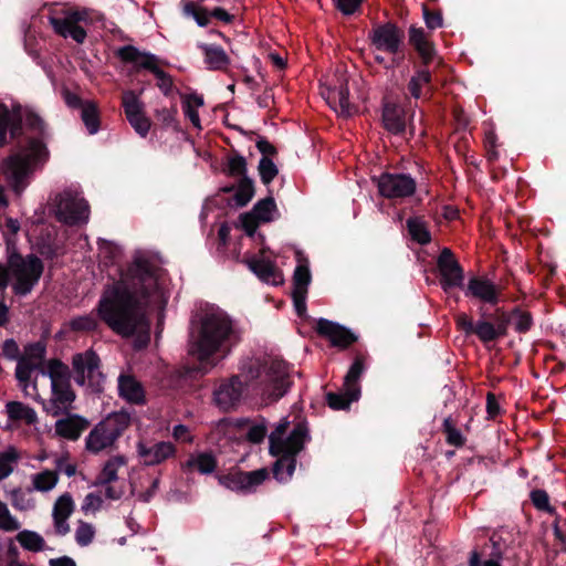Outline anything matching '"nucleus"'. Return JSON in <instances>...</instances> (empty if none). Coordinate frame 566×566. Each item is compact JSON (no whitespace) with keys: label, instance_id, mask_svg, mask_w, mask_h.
Returning a JSON list of instances; mask_svg holds the SVG:
<instances>
[{"label":"nucleus","instance_id":"21","mask_svg":"<svg viewBox=\"0 0 566 566\" xmlns=\"http://www.w3.org/2000/svg\"><path fill=\"white\" fill-rule=\"evenodd\" d=\"M408 41L420 59L419 63L415 64L430 66L437 56V50L423 28L411 25L408 30Z\"/></svg>","mask_w":566,"mask_h":566},{"label":"nucleus","instance_id":"20","mask_svg":"<svg viewBox=\"0 0 566 566\" xmlns=\"http://www.w3.org/2000/svg\"><path fill=\"white\" fill-rule=\"evenodd\" d=\"M463 290L467 297L476 298L495 307L501 300V291L485 276H471Z\"/></svg>","mask_w":566,"mask_h":566},{"label":"nucleus","instance_id":"53","mask_svg":"<svg viewBox=\"0 0 566 566\" xmlns=\"http://www.w3.org/2000/svg\"><path fill=\"white\" fill-rule=\"evenodd\" d=\"M46 347L42 342H35L28 344L24 347V355L21 358H28L30 361L36 363L39 368L42 367V363L45 359Z\"/></svg>","mask_w":566,"mask_h":566},{"label":"nucleus","instance_id":"4","mask_svg":"<svg viewBox=\"0 0 566 566\" xmlns=\"http://www.w3.org/2000/svg\"><path fill=\"white\" fill-rule=\"evenodd\" d=\"M292 384L289 364L283 359H248L242 363L238 375L219 385L213 400L221 410L230 411L239 405L245 387L269 401H277Z\"/></svg>","mask_w":566,"mask_h":566},{"label":"nucleus","instance_id":"25","mask_svg":"<svg viewBox=\"0 0 566 566\" xmlns=\"http://www.w3.org/2000/svg\"><path fill=\"white\" fill-rule=\"evenodd\" d=\"M494 310H501L505 319L504 334L500 335V338L505 337L509 333V326L514 319V329L518 334H526L531 331L534 325L533 316L530 312L522 310L520 306L513 307L511 311H506L504 307H495Z\"/></svg>","mask_w":566,"mask_h":566},{"label":"nucleus","instance_id":"37","mask_svg":"<svg viewBox=\"0 0 566 566\" xmlns=\"http://www.w3.org/2000/svg\"><path fill=\"white\" fill-rule=\"evenodd\" d=\"M277 211L274 198L270 193L268 197L260 199L249 211L261 223H268L273 220L272 213Z\"/></svg>","mask_w":566,"mask_h":566},{"label":"nucleus","instance_id":"59","mask_svg":"<svg viewBox=\"0 0 566 566\" xmlns=\"http://www.w3.org/2000/svg\"><path fill=\"white\" fill-rule=\"evenodd\" d=\"M240 222L241 228L244 230L245 234L250 238H255L256 229L261 222L250 212L241 213Z\"/></svg>","mask_w":566,"mask_h":566},{"label":"nucleus","instance_id":"30","mask_svg":"<svg viewBox=\"0 0 566 566\" xmlns=\"http://www.w3.org/2000/svg\"><path fill=\"white\" fill-rule=\"evenodd\" d=\"M360 390L358 388L343 387V390L326 394V402L333 410H347L352 402L358 401L360 398Z\"/></svg>","mask_w":566,"mask_h":566},{"label":"nucleus","instance_id":"48","mask_svg":"<svg viewBox=\"0 0 566 566\" xmlns=\"http://www.w3.org/2000/svg\"><path fill=\"white\" fill-rule=\"evenodd\" d=\"M35 369H40L36 363L30 361L28 358L17 360L15 378L20 385L27 387L30 382L31 375Z\"/></svg>","mask_w":566,"mask_h":566},{"label":"nucleus","instance_id":"51","mask_svg":"<svg viewBox=\"0 0 566 566\" xmlns=\"http://www.w3.org/2000/svg\"><path fill=\"white\" fill-rule=\"evenodd\" d=\"M260 179L263 185L269 186L279 174L276 165L271 158L261 157L258 166Z\"/></svg>","mask_w":566,"mask_h":566},{"label":"nucleus","instance_id":"28","mask_svg":"<svg viewBox=\"0 0 566 566\" xmlns=\"http://www.w3.org/2000/svg\"><path fill=\"white\" fill-rule=\"evenodd\" d=\"M413 75L410 77L407 90L411 97L420 99L424 96L423 87L431 85L432 73L429 66L413 64Z\"/></svg>","mask_w":566,"mask_h":566},{"label":"nucleus","instance_id":"13","mask_svg":"<svg viewBox=\"0 0 566 566\" xmlns=\"http://www.w3.org/2000/svg\"><path fill=\"white\" fill-rule=\"evenodd\" d=\"M376 184L378 192L386 199H405L415 195L417 182L409 174L382 172L371 178Z\"/></svg>","mask_w":566,"mask_h":566},{"label":"nucleus","instance_id":"52","mask_svg":"<svg viewBox=\"0 0 566 566\" xmlns=\"http://www.w3.org/2000/svg\"><path fill=\"white\" fill-rule=\"evenodd\" d=\"M70 328L73 332L90 333L98 328L97 319L92 315H83L74 317L70 321Z\"/></svg>","mask_w":566,"mask_h":566},{"label":"nucleus","instance_id":"29","mask_svg":"<svg viewBox=\"0 0 566 566\" xmlns=\"http://www.w3.org/2000/svg\"><path fill=\"white\" fill-rule=\"evenodd\" d=\"M335 107H338L344 115H350L354 111V105L349 102V87L348 80L345 74L337 77V83L331 92Z\"/></svg>","mask_w":566,"mask_h":566},{"label":"nucleus","instance_id":"35","mask_svg":"<svg viewBox=\"0 0 566 566\" xmlns=\"http://www.w3.org/2000/svg\"><path fill=\"white\" fill-rule=\"evenodd\" d=\"M11 538L14 539V544L18 542L28 552L39 553L44 551L46 546L44 538L35 531L19 530V533Z\"/></svg>","mask_w":566,"mask_h":566},{"label":"nucleus","instance_id":"8","mask_svg":"<svg viewBox=\"0 0 566 566\" xmlns=\"http://www.w3.org/2000/svg\"><path fill=\"white\" fill-rule=\"evenodd\" d=\"M118 57L125 64H133L134 72L138 73L142 70H146L155 75L158 80L157 86L165 96H169L174 88V80L170 74L166 73L159 67L161 63L160 59L147 51H140L138 48L127 44L120 46L115 52Z\"/></svg>","mask_w":566,"mask_h":566},{"label":"nucleus","instance_id":"17","mask_svg":"<svg viewBox=\"0 0 566 566\" xmlns=\"http://www.w3.org/2000/svg\"><path fill=\"white\" fill-rule=\"evenodd\" d=\"M314 329L319 336L327 338L332 346L340 349L348 348L358 339L349 328L327 318H318Z\"/></svg>","mask_w":566,"mask_h":566},{"label":"nucleus","instance_id":"18","mask_svg":"<svg viewBox=\"0 0 566 566\" xmlns=\"http://www.w3.org/2000/svg\"><path fill=\"white\" fill-rule=\"evenodd\" d=\"M381 123L384 128L392 135L405 134L407 127L405 107L399 102L385 96L381 101Z\"/></svg>","mask_w":566,"mask_h":566},{"label":"nucleus","instance_id":"49","mask_svg":"<svg viewBox=\"0 0 566 566\" xmlns=\"http://www.w3.org/2000/svg\"><path fill=\"white\" fill-rule=\"evenodd\" d=\"M21 528L19 520L11 514L8 505L0 500V531L6 533L17 532Z\"/></svg>","mask_w":566,"mask_h":566},{"label":"nucleus","instance_id":"61","mask_svg":"<svg viewBox=\"0 0 566 566\" xmlns=\"http://www.w3.org/2000/svg\"><path fill=\"white\" fill-rule=\"evenodd\" d=\"M2 355L9 360H18L21 358L20 348L13 338H8L2 344Z\"/></svg>","mask_w":566,"mask_h":566},{"label":"nucleus","instance_id":"33","mask_svg":"<svg viewBox=\"0 0 566 566\" xmlns=\"http://www.w3.org/2000/svg\"><path fill=\"white\" fill-rule=\"evenodd\" d=\"M126 464L124 455H114L109 458L101 472L98 473L95 485H108L118 479L117 471L120 467Z\"/></svg>","mask_w":566,"mask_h":566},{"label":"nucleus","instance_id":"5","mask_svg":"<svg viewBox=\"0 0 566 566\" xmlns=\"http://www.w3.org/2000/svg\"><path fill=\"white\" fill-rule=\"evenodd\" d=\"M48 20L56 35L83 44L87 38L86 28L103 21L104 15L91 8L64 6L51 9Z\"/></svg>","mask_w":566,"mask_h":566},{"label":"nucleus","instance_id":"19","mask_svg":"<svg viewBox=\"0 0 566 566\" xmlns=\"http://www.w3.org/2000/svg\"><path fill=\"white\" fill-rule=\"evenodd\" d=\"M243 264L262 282L280 285L283 283L282 271L271 259L259 258L256 254H247L241 260Z\"/></svg>","mask_w":566,"mask_h":566},{"label":"nucleus","instance_id":"41","mask_svg":"<svg viewBox=\"0 0 566 566\" xmlns=\"http://www.w3.org/2000/svg\"><path fill=\"white\" fill-rule=\"evenodd\" d=\"M101 423L107 424V428L111 430L112 434L116 433V439H118L129 427L130 415L125 410L113 412L105 420H102Z\"/></svg>","mask_w":566,"mask_h":566},{"label":"nucleus","instance_id":"43","mask_svg":"<svg viewBox=\"0 0 566 566\" xmlns=\"http://www.w3.org/2000/svg\"><path fill=\"white\" fill-rule=\"evenodd\" d=\"M20 460V453L14 447L0 452V481L8 478Z\"/></svg>","mask_w":566,"mask_h":566},{"label":"nucleus","instance_id":"60","mask_svg":"<svg viewBox=\"0 0 566 566\" xmlns=\"http://www.w3.org/2000/svg\"><path fill=\"white\" fill-rule=\"evenodd\" d=\"M268 428L265 423L252 426L247 432V440L253 444L261 443L266 437Z\"/></svg>","mask_w":566,"mask_h":566},{"label":"nucleus","instance_id":"11","mask_svg":"<svg viewBox=\"0 0 566 566\" xmlns=\"http://www.w3.org/2000/svg\"><path fill=\"white\" fill-rule=\"evenodd\" d=\"M368 40L377 51L392 54L391 62L394 65L400 64L403 54L401 56L397 55L403 51L405 31L397 23L388 21L374 27L368 33Z\"/></svg>","mask_w":566,"mask_h":566},{"label":"nucleus","instance_id":"64","mask_svg":"<svg viewBox=\"0 0 566 566\" xmlns=\"http://www.w3.org/2000/svg\"><path fill=\"white\" fill-rule=\"evenodd\" d=\"M363 0H336V8L345 15L354 14L361 6Z\"/></svg>","mask_w":566,"mask_h":566},{"label":"nucleus","instance_id":"55","mask_svg":"<svg viewBox=\"0 0 566 566\" xmlns=\"http://www.w3.org/2000/svg\"><path fill=\"white\" fill-rule=\"evenodd\" d=\"M95 536V528L92 524L78 521L77 528L75 531V541L81 547L90 545Z\"/></svg>","mask_w":566,"mask_h":566},{"label":"nucleus","instance_id":"10","mask_svg":"<svg viewBox=\"0 0 566 566\" xmlns=\"http://www.w3.org/2000/svg\"><path fill=\"white\" fill-rule=\"evenodd\" d=\"M52 209L56 220L64 224L78 226L88 221V202L76 191L64 190L55 195Z\"/></svg>","mask_w":566,"mask_h":566},{"label":"nucleus","instance_id":"9","mask_svg":"<svg viewBox=\"0 0 566 566\" xmlns=\"http://www.w3.org/2000/svg\"><path fill=\"white\" fill-rule=\"evenodd\" d=\"M8 269L15 279L12 290L18 296H25L32 292L39 283L44 264L35 254L23 258L18 252H12L8 258Z\"/></svg>","mask_w":566,"mask_h":566},{"label":"nucleus","instance_id":"63","mask_svg":"<svg viewBox=\"0 0 566 566\" xmlns=\"http://www.w3.org/2000/svg\"><path fill=\"white\" fill-rule=\"evenodd\" d=\"M306 292L292 291V298L295 308V313L298 317L303 318L306 315Z\"/></svg>","mask_w":566,"mask_h":566},{"label":"nucleus","instance_id":"14","mask_svg":"<svg viewBox=\"0 0 566 566\" xmlns=\"http://www.w3.org/2000/svg\"><path fill=\"white\" fill-rule=\"evenodd\" d=\"M269 476L265 468L244 472L239 468H232L228 473L218 474V482L230 491L248 494L256 490Z\"/></svg>","mask_w":566,"mask_h":566},{"label":"nucleus","instance_id":"26","mask_svg":"<svg viewBox=\"0 0 566 566\" xmlns=\"http://www.w3.org/2000/svg\"><path fill=\"white\" fill-rule=\"evenodd\" d=\"M118 392L123 399L130 403H145L144 387L134 376L120 375L118 377Z\"/></svg>","mask_w":566,"mask_h":566},{"label":"nucleus","instance_id":"44","mask_svg":"<svg viewBox=\"0 0 566 566\" xmlns=\"http://www.w3.org/2000/svg\"><path fill=\"white\" fill-rule=\"evenodd\" d=\"M442 432L446 436V441L448 444L455 448H461L464 446L465 438L457 428V422L451 417H448L443 420Z\"/></svg>","mask_w":566,"mask_h":566},{"label":"nucleus","instance_id":"34","mask_svg":"<svg viewBox=\"0 0 566 566\" xmlns=\"http://www.w3.org/2000/svg\"><path fill=\"white\" fill-rule=\"evenodd\" d=\"M6 408L12 421H24L27 424H34L38 421L35 410L20 401H9Z\"/></svg>","mask_w":566,"mask_h":566},{"label":"nucleus","instance_id":"42","mask_svg":"<svg viewBox=\"0 0 566 566\" xmlns=\"http://www.w3.org/2000/svg\"><path fill=\"white\" fill-rule=\"evenodd\" d=\"M81 118L91 135H94L99 129V111L95 103L85 102V105L81 108Z\"/></svg>","mask_w":566,"mask_h":566},{"label":"nucleus","instance_id":"16","mask_svg":"<svg viewBox=\"0 0 566 566\" xmlns=\"http://www.w3.org/2000/svg\"><path fill=\"white\" fill-rule=\"evenodd\" d=\"M122 107L126 119L140 136L146 137L149 133L151 122L145 114V104L134 91H125L122 94Z\"/></svg>","mask_w":566,"mask_h":566},{"label":"nucleus","instance_id":"3","mask_svg":"<svg viewBox=\"0 0 566 566\" xmlns=\"http://www.w3.org/2000/svg\"><path fill=\"white\" fill-rule=\"evenodd\" d=\"M238 343L231 318L222 311L206 310L196 314L190 323L189 354L197 359L185 365L179 373L182 378L198 379L208 374Z\"/></svg>","mask_w":566,"mask_h":566},{"label":"nucleus","instance_id":"50","mask_svg":"<svg viewBox=\"0 0 566 566\" xmlns=\"http://www.w3.org/2000/svg\"><path fill=\"white\" fill-rule=\"evenodd\" d=\"M530 500L537 511L555 514V507L549 503V495L543 489H534L530 493Z\"/></svg>","mask_w":566,"mask_h":566},{"label":"nucleus","instance_id":"54","mask_svg":"<svg viewBox=\"0 0 566 566\" xmlns=\"http://www.w3.org/2000/svg\"><path fill=\"white\" fill-rule=\"evenodd\" d=\"M247 165V159L242 155L234 153L228 159L227 174L231 177L243 178V176H248Z\"/></svg>","mask_w":566,"mask_h":566},{"label":"nucleus","instance_id":"58","mask_svg":"<svg viewBox=\"0 0 566 566\" xmlns=\"http://www.w3.org/2000/svg\"><path fill=\"white\" fill-rule=\"evenodd\" d=\"M422 11L423 19L428 29L436 30L442 27L443 19L440 11H432L426 4L422 6Z\"/></svg>","mask_w":566,"mask_h":566},{"label":"nucleus","instance_id":"57","mask_svg":"<svg viewBox=\"0 0 566 566\" xmlns=\"http://www.w3.org/2000/svg\"><path fill=\"white\" fill-rule=\"evenodd\" d=\"M177 106L172 105L170 108L164 107L161 109H157L156 118L163 124V126L172 127L177 125Z\"/></svg>","mask_w":566,"mask_h":566},{"label":"nucleus","instance_id":"62","mask_svg":"<svg viewBox=\"0 0 566 566\" xmlns=\"http://www.w3.org/2000/svg\"><path fill=\"white\" fill-rule=\"evenodd\" d=\"M13 542L12 538H6L3 544H0V566H9L13 560Z\"/></svg>","mask_w":566,"mask_h":566},{"label":"nucleus","instance_id":"36","mask_svg":"<svg viewBox=\"0 0 566 566\" xmlns=\"http://www.w3.org/2000/svg\"><path fill=\"white\" fill-rule=\"evenodd\" d=\"M366 355L356 354L354 360L344 377L343 387L358 388L361 391L360 378L366 371Z\"/></svg>","mask_w":566,"mask_h":566},{"label":"nucleus","instance_id":"56","mask_svg":"<svg viewBox=\"0 0 566 566\" xmlns=\"http://www.w3.org/2000/svg\"><path fill=\"white\" fill-rule=\"evenodd\" d=\"M53 401L59 406L66 407L75 400V392L71 387V384L57 386L52 389Z\"/></svg>","mask_w":566,"mask_h":566},{"label":"nucleus","instance_id":"46","mask_svg":"<svg viewBox=\"0 0 566 566\" xmlns=\"http://www.w3.org/2000/svg\"><path fill=\"white\" fill-rule=\"evenodd\" d=\"M75 510V503L70 493L59 496L53 505L52 517H70Z\"/></svg>","mask_w":566,"mask_h":566},{"label":"nucleus","instance_id":"23","mask_svg":"<svg viewBox=\"0 0 566 566\" xmlns=\"http://www.w3.org/2000/svg\"><path fill=\"white\" fill-rule=\"evenodd\" d=\"M88 427L90 421L86 418L67 413L65 418L55 422V433L61 438L76 441Z\"/></svg>","mask_w":566,"mask_h":566},{"label":"nucleus","instance_id":"12","mask_svg":"<svg viewBox=\"0 0 566 566\" xmlns=\"http://www.w3.org/2000/svg\"><path fill=\"white\" fill-rule=\"evenodd\" d=\"M101 365L99 356L92 348L74 354L72 367L75 382L78 386H84L87 382L93 391H102L105 376L101 371Z\"/></svg>","mask_w":566,"mask_h":566},{"label":"nucleus","instance_id":"39","mask_svg":"<svg viewBox=\"0 0 566 566\" xmlns=\"http://www.w3.org/2000/svg\"><path fill=\"white\" fill-rule=\"evenodd\" d=\"M254 193V181L249 176H243V178H240L233 195L235 206L240 208L245 207L252 200Z\"/></svg>","mask_w":566,"mask_h":566},{"label":"nucleus","instance_id":"45","mask_svg":"<svg viewBox=\"0 0 566 566\" xmlns=\"http://www.w3.org/2000/svg\"><path fill=\"white\" fill-rule=\"evenodd\" d=\"M33 486L41 492L51 491L59 481V475L55 471L45 470L33 475Z\"/></svg>","mask_w":566,"mask_h":566},{"label":"nucleus","instance_id":"15","mask_svg":"<svg viewBox=\"0 0 566 566\" xmlns=\"http://www.w3.org/2000/svg\"><path fill=\"white\" fill-rule=\"evenodd\" d=\"M440 286L444 292L464 289V270L449 248H443L437 259Z\"/></svg>","mask_w":566,"mask_h":566},{"label":"nucleus","instance_id":"27","mask_svg":"<svg viewBox=\"0 0 566 566\" xmlns=\"http://www.w3.org/2000/svg\"><path fill=\"white\" fill-rule=\"evenodd\" d=\"M198 48L203 52L205 63L211 71H226L230 65V57L220 45L201 43Z\"/></svg>","mask_w":566,"mask_h":566},{"label":"nucleus","instance_id":"47","mask_svg":"<svg viewBox=\"0 0 566 566\" xmlns=\"http://www.w3.org/2000/svg\"><path fill=\"white\" fill-rule=\"evenodd\" d=\"M312 275L307 264H298L293 274V291L306 292L311 284Z\"/></svg>","mask_w":566,"mask_h":566},{"label":"nucleus","instance_id":"6","mask_svg":"<svg viewBox=\"0 0 566 566\" xmlns=\"http://www.w3.org/2000/svg\"><path fill=\"white\" fill-rule=\"evenodd\" d=\"M290 428V421L282 419L275 429L269 436L270 453L277 458V465L275 469L283 463H289L290 470L296 468V458L298 453L304 449L307 441L311 440L308 427L305 420L298 421L293 427L290 434L284 439V434ZM277 470H275V473Z\"/></svg>","mask_w":566,"mask_h":566},{"label":"nucleus","instance_id":"7","mask_svg":"<svg viewBox=\"0 0 566 566\" xmlns=\"http://www.w3.org/2000/svg\"><path fill=\"white\" fill-rule=\"evenodd\" d=\"M479 315L480 318L473 322L467 313L457 314L454 317L457 328L467 336L475 335L485 345L500 339V335L504 334L505 325L502 311L489 312L485 306H480Z\"/></svg>","mask_w":566,"mask_h":566},{"label":"nucleus","instance_id":"32","mask_svg":"<svg viewBox=\"0 0 566 566\" xmlns=\"http://www.w3.org/2000/svg\"><path fill=\"white\" fill-rule=\"evenodd\" d=\"M44 375L45 370L41 368ZM46 374L51 379V387L55 389L57 386L71 384V371L67 365L57 358L50 359L46 365Z\"/></svg>","mask_w":566,"mask_h":566},{"label":"nucleus","instance_id":"40","mask_svg":"<svg viewBox=\"0 0 566 566\" xmlns=\"http://www.w3.org/2000/svg\"><path fill=\"white\" fill-rule=\"evenodd\" d=\"M182 13L192 18L199 27H207L210 23V11L195 1L182 0Z\"/></svg>","mask_w":566,"mask_h":566},{"label":"nucleus","instance_id":"38","mask_svg":"<svg viewBox=\"0 0 566 566\" xmlns=\"http://www.w3.org/2000/svg\"><path fill=\"white\" fill-rule=\"evenodd\" d=\"M217 465V459L211 452H201L197 457H191L186 462L188 469H197L201 474L212 473Z\"/></svg>","mask_w":566,"mask_h":566},{"label":"nucleus","instance_id":"2","mask_svg":"<svg viewBox=\"0 0 566 566\" xmlns=\"http://www.w3.org/2000/svg\"><path fill=\"white\" fill-rule=\"evenodd\" d=\"M24 126L33 136H23L21 118H14L9 107L0 102V147L11 139H18L17 150L2 163L6 180L20 195L28 186L33 167L49 159L46 139L50 137L46 123L34 112L25 114Z\"/></svg>","mask_w":566,"mask_h":566},{"label":"nucleus","instance_id":"22","mask_svg":"<svg viewBox=\"0 0 566 566\" xmlns=\"http://www.w3.org/2000/svg\"><path fill=\"white\" fill-rule=\"evenodd\" d=\"M138 455L147 467H153L163 463L176 453V447L171 442L160 441L151 446L139 441L137 443Z\"/></svg>","mask_w":566,"mask_h":566},{"label":"nucleus","instance_id":"31","mask_svg":"<svg viewBox=\"0 0 566 566\" xmlns=\"http://www.w3.org/2000/svg\"><path fill=\"white\" fill-rule=\"evenodd\" d=\"M406 228L410 239L420 244L427 245L431 242V233L423 216H413L407 219Z\"/></svg>","mask_w":566,"mask_h":566},{"label":"nucleus","instance_id":"24","mask_svg":"<svg viewBox=\"0 0 566 566\" xmlns=\"http://www.w3.org/2000/svg\"><path fill=\"white\" fill-rule=\"evenodd\" d=\"M116 441V433L112 434L107 424L98 422L86 437L85 449L93 454H97L112 447Z\"/></svg>","mask_w":566,"mask_h":566},{"label":"nucleus","instance_id":"1","mask_svg":"<svg viewBox=\"0 0 566 566\" xmlns=\"http://www.w3.org/2000/svg\"><path fill=\"white\" fill-rule=\"evenodd\" d=\"M163 269L142 253L134 256L118 280L104 286L96 305L99 319L123 338L137 336L136 347L144 348L150 340L148 310L161 308L167 300L160 284Z\"/></svg>","mask_w":566,"mask_h":566}]
</instances>
